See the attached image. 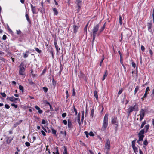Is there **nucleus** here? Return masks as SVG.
I'll return each instance as SVG.
<instances>
[{
	"label": "nucleus",
	"instance_id": "nucleus-1",
	"mask_svg": "<svg viewBox=\"0 0 154 154\" xmlns=\"http://www.w3.org/2000/svg\"><path fill=\"white\" fill-rule=\"evenodd\" d=\"M106 22L104 23L103 26L101 27L100 29L99 30V28L100 27V25L99 24H97L94 26L92 30V35L93 37L92 45L93 44V42L95 39L96 36L97 35L99 36L104 30L106 26Z\"/></svg>",
	"mask_w": 154,
	"mask_h": 154
},
{
	"label": "nucleus",
	"instance_id": "nucleus-2",
	"mask_svg": "<svg viewBox=\"0 0 154 154\" xmlns=\"http://www.w3.org/2000/svg\"><path fill=\"white\" fill-rule=\"evenodd\" d=\"M108 115L106 113L104 116L103 122L101 128V131H105L106 129L108 124Z\"/></svg>",
	"mask_w": 154,
	"mask_h": 154
},
{
	"label": "nucleus",
	"instance_id": "nucleus-3",
	"mask_svg": "<svg viewBox=\"0 0 154 154\" xmlns=\"http://www.w3.org/2000/svg\"><path fill=\"white\" fill-rule=\"evenodd\" d=\"M18 67L19 68V74L25 77L26 75L25 72L26 67V65L23 63L22 62L19 66Z\"/></svg>",
	"mask_w": 154,
	"mask_h": 154
},
{
	"label": "nucleus",
	"instance_id": "nucleus-4",
	"mask_svg": "<svg viewBox=\"0 0 154 154\" xmlns=\"http://www.w3.org/2000/svg\"><path fill=\"white\" fill-rule=\"evenodd\" d=\"M139 110L138 106L137 103H136L133 106H130L127 110V112L129 114L133 111H138Z\"/></svg>",
	"mask_w": 154,
	"mask_h": 154
},
{
	"label": "nucleus",
	"instance_id": "nucleus-5",
	"mask_svg": "<svg viewBox=\"0 0 154 154\" xmlns=\"http://www.w3.org/2000/svg\"><path fill=\"white\" fill-rule=\"evenodd\" d=\"M110 143L109 139L106 140V143L105 146L104 151L106 154H108L109 152L110 149Z\"/></svg>",
	"mask_w": 154,
	"mask_h": 154
},
{
	"label": "nucleus",
	"instance_id": "nucleus-6",
	"mask_svg": "<svg viewBox=\"0 0 154 154\" xmlns=\"http://www.w3.org/2000/svg\"><path fill=\"white\" fill-rule=\"evenodd\" d=\"M136 141V139H135L134 140L132 141L131 146L134 152L136 154L138 152V148L135 146Z\"/></svg>",
	"mask_w": 154,
	"mask_h": 154
},
{
	"label": "nucleus",
	"instance_id": "nucleus-7",
	"mask_svg": "<svg viewBox=\"0 0 154 154\" xmlns=\"http://www.w3.org/2000/svg\"><path fill=\"white\" fill-rule=\"evenodd\" d=\"M145 110L143 109H141L140 111V114L137 115V116H140V120L141 121L145 116Z\"/></svg>",
	"mask_w": 154,
	"mask_h": 154
},
{
	"label": "nucleus",
	"instance_id": "nucleus-8",
	"mask_svg": "<svg viewBox=\"0 0 154 154\" xmlns=\"http://www.w3.org/2000/svg\"><path fill=\"white\" fill-rule=\"evenodd\" d=\"M111 123L112 124H114L115 125V128L116 130L117 129V128L118 126V121L117 118L116 117H114L112 118L111 120Z\"/></svg>",
	"mask_w": 154,
	"mask_h": 154
},
{
	"label": "nucleus",
	"instance_id": "nucleus-9",
	"mask_svg": "<svg viewBox=\"0 0 154 154\" xmlns=\"http://www.w3.org/2000/svg\"><path fill=\"white\" fill-rule=\"evenodd\" d=\"M148 29L149 32H151L152 31V24L151 22H148L147 23Z\"/></svg>",
	"mask_w": 154,
	"mask_h": 154
},
{
	"label": "nucleus",
	"instance_id": "nucleus-10",
	"mask_svg": "<svg viewBox=\"0 0 154 154\" xmlns=\"http://www.w3.org/2000/svg\"><path fill=\"white\" fill-rule=\"evenodd\" d=\"M81 2L82 1L80 0H76L75 2L78 8V11H79V10L81 7Z\"/></svg>",
	"mask_w": 154,
	"mask_h": 154
},
{
	"label": "nucleus",
	"instance_id": "nucleus-11",
	"mask_svg": "<svg viewBox=\"0 0 154 154\" xmlns=\"http://www.w3.org/2000/svg\"><path fill=\"white\" fill-rule=\"evenodd\" d=\"M32 11L33 14H36V8L35 6H33V5L30 4Z\"/></svg>",
	"mask_w": 154,
	"mask_h": 154
},
{
	"label": "nucleus",
	"instance_id": "nucleus-12",
	"mask_svg": "<svg viewBox=\"0 0 154 154\" xmlns=\"http://www.w3.org/2000/svg\"><path fill=\"white\" fill-rule=\"evenodd\" d=\"M7 99H9L11 101L14 102H15L16 100H18V98H15L13 96L11 97H8Z\"/></svg>",
	"mask_w": 154,
	"mask_h": 154
},
{
	"label": "nucleus",
	"instance_id": "nucleus-13",
	"mask_svg": "<svg viewBox=\"0 0 154 154\" xmlns=\"http://www.w3.org/2000/svg\"><path fill=\"white\" fill-rule=\"evenodd\" d=\"M149 87H147L146 89L144 94L143 95V97L146 98L147 96V94L149 93Z\"/></svg>",
	"mask_w": 154,
	"mask_h": 154
},
{
	"label": "nucleus",
	"instance_id": "nucleus-14",
	"mask_svg": "<svg viewBox=\"0 0 154 154\" xmlns=\"http://www.w3.org/2000/svg\"><path fill=\"white\" fill-rule=\"evenodd\" d=\"M29 53V51H26L25 53H23V57L24 58H26L28 56V55Z\"/></svg>",
	"mask_w": 154,
	"mask_h": 154
},
{
	"label": "nucleus",
	"instance_id": "nucleus-15",
	"mask_svg": "<svg viewBox=\"0 0 154 154\" xmlns=\"http://www.w3.org/2000/svg\"><path fill=\"white\" fill-rule=\"evenodd\" d=\"M35 108L38 111V112L39 114H42L43 112V111L41 110L40 108L38 106H35Z\"/></svg>",
	"mask_w": 154,
	"mask_h": 154
},
{
	"label": "nucleus",
	"instance_id": "nucleus-16",
	"mask_svg": "<svg viewBox=\"0 0 154 154\" xmlns=\"http://www.w3.org/2000/svg\"><path fill=\"white\" fill-rule=\"evenodd\" d=\"M149 125L148 124H147L145 125L144 129H144V131H145V133H146L147 132L149 129Z\"/></svg>",
	"mask_w": 154,
	"mask_h": 154
},
{
	"label": "nucleus",
	"instance_id": "nucleus-17",
	"mask_svg": "<svg viewBox=\"0 0 154 154\" xmlns=\"http://www.w3.org/2000/svg\"><path fill=\"white\" fill-rule=\"evenodd\" d=\"M73 27V32L74 33H76L78 31V27L75 25H74Z\"/></svg>",
	"mask_w": 154,
	"mask_h": 154
},
{
	"label": "nucleus",
	"instance_id": "nucleus-18",
	"mask_svg": "<svg viewBox=\"0 0 154 154\" xmlns=\"http://www.w3.org/2000/svg\"><path fill=\"white\" fill-rule=\"evenodd\" d=\"M54 45L57 51V52L59 51V50H60V49L58 48V47L57 45V42L56 41H54Z\"/></svg>",
	"mask_w": 154,
	"mask_h": 154
},
{
	"label": "nucleus",
	"instance_id": "nucleus-19",
	"mask_svg": "<svg viewBox=\"0 0 154 154\" xmlns=\"http://www.w3.org/2000/svg\"><path fill=\"white\" fill-rule=\"evenodd\" d=\"M145 133V131H144V129H142L139 132V133L138 134V135H143V134L144 133Z\"/></svg>",
	"mask_w": 154,
	"mask_h": 154
},
{
	"label": "nucleus",
	"instance_id": "nucleus-20",
	"mask_svg": "<svg viewBox=\"0 0 154 154\" xmlns=\"http://www.w3.org/2000/svg\"><path fill=\"white\" fill-rule=\"evenodd\" d=\"M148 143L147 141V139L145 140L143 142V147L144 148L146 149V146L148 144Z\"/></svg>",
	"mask_w": 154,
	"mask_h": 154
},
{
	"label": "nucleus",
	"instance_id": "nucleus-21",
	"mask_svg": "<svg viewBox=\"0 0 154 154\" xmlns=\"http://www.w3.org/2000/svg\"><path fill=\"white\" fill-rule=\"evenodd\" d=\"M53 10L54 12V15H57L58 14L57 9L56 8H54L53 9Z\"/></svg>",
	"mask_w": 154,
	"mask_h": 154
},
{
	"label": "nucleus",
	"instance_id": "nucleus-22",
	"mask_svg": "<svg viewBox=\"0 0 154 154\" xmlns=\"http://www.w3.org/2000/svg\"><path fill=\"white\" fill-rule=\"evenodd\" d=\"M84 111H83L82 112V118L81 119V122L82 123L83 122V121L84 119Z\"/></svg>",
	"mask_w": 154,
	"mask_h": 154
},
{
	"label": "nucleus",
	"instance_id": "nucleus-23",
	"mask_svg": "<svg viewBox=\"0 0 154 154\" xmlns=\"http://www.w3.org/2000/svg\"><path fill=\"white\" fill-rule=\"evenodd\" d=\"M107 75V70H106L104 75L103 76V78L102 79V80L103 81L105 80V78L106 77Z\"/></svg>",
	"mask_w": 154,
	"mask_h": 154
},
{
	"label": "nucleus",
	"instance_id": "nucleus-24",
	"mask_svg": "<svg viewBox=\"0 0 154 154\" xmlns=\"http://www.w3.org/2000/svg\"><path fill=\"white\" fill-rule=\"evenodd\" d=\"M139 137V139L138 140H139V141H142L143 140L144 137V135H138Z\"/></svg>",
	"mask_w": 154,
	"mask_h": 154
},
{
	"label": "nucleus",
	"instance_id": "nucleus-25",
	"mask_svg": "<svg viewBox=\"0 0 154 154\" xmlns=\"http://www.w3.org/2000/svg\"><path fill=\"white\" fill-rule=\"evenodd\" d=\"M94 96L96 98L97 100L98 99V95H97V91H94Z\"/></svg>",
	"mask_w": 154,
	"mask_h": 154
},
{
	"label": "nucleus",
	"instance_id": "nucleus-26",
	"mask_svg": "<svg viewBox=\"0 0 154 154\" xmlns=\"http://www.w3.org/2000/svg\"><path fill=\"white\" fill-rule=\"evenodd\" d=\"M72 124L71 122L69 120H68V126L69 128H71L72 126Z\"/></svg>",
	"mask_w": 154,
	"mask_h": 154
},
{
	"label": "nucleus",
	"instance_id": "nucleus-27",
	"mask_svg": "<svg viewBox=\"0 0 154 154\" xmlns=\"http://www.w3.org/2000/svg\"><path fill=\"white\" fill-rule=\"evenodd\" d=\"M25 16L26 17L27 21L29 23H30L31 21L28 15L27 14H26L25 15Z\"/></svg>",
	"mask_w": 154,
	"mask_h": 154
},
{
	"label": "nucleus",
	"instance_id": "nucleus-28",
	"mask_svg": "<svg viewBox=\"0 0 154 154\" xmlns=\"http://www.w3.org/2000/svg\"><path fill=\"white\" fill-rule=\"evenodd\" d=\"M139 89V87L138 86H137L136 87L135 90H134V95L137 93V92L138 91Z\"/></svg>",
	"mask_w": 154,
	"mask_h": 154
},
{
	"label": "nucleus",
	"instance_id": "nucleus-29",
	"mask_svg": "<svg viewBox=\"0 0 154 154\" xmlns=\"http://www.w3.org/2000/svg\"><path fill=\"white\" fill-rule=\"evenodd\" d=\"M51 131L52 134L55 135L56 136H57L56 130L53 128H52L51 129Z\"/></svg>",
	"mask_w": 154,
	"mask_h": 154
},
{
	"label": "nucleus",
	"instance_id": "nucleus-30",
	"mask_svg": "<svg viewBox=\"0 0 154 154\" xmlns=\"http://www.w3.org/2000/svg\"><path fill=\"white\" fill-rule=\"evenodd\" d=\"M146 121H144L141 124V126H140V128H143V127H144V125L146 124Z\"/></svg>",
	"mask_w": 154,
	"mask_h": 154
},
{
	"label": "nucleus",
	"instance_id": "nucleus-31",
	"mask_svg": "<svg viewBox=\"0 0 154 154\" xmlns=\"http://www.w3.org/2000/svg\"><path fill=\"white\" fill-rule=\"evenodd\" d=\"M78 122L79 125H80L81 122L80 121V114L79 113L78 114Z\"/></svg>",
	"mask_w": 154,
	"mask_h": 154
},
{
	"label": "nucleus",
	"instance_id": "nucleus-32",
	"mask_svg": "<svg viewBox=\"0 0 154 154\" xmlns=\"http://www.w3.org/2000/svg\"><path fill=\"white\" fill-rule=\"evenodd\" d=\"M19 89L21 91L22 93H23L24 91L23 87L22 86L20 85L19 86Z\"/></svg>",
	"mask_w": 154,
	"mask_h": 154
},
{
	"label": "nucleus",
	"instance_id": "nucleus-33",
	"mask_svg": "<svg viewBox=\"0 0 154 154\" xmlns=\"http://www.w3.org/2000/svg\"><path fill=\"white\" fill-rule=\"evenodd\" d=\"M126 33H127V37H129L131 36L130 35H129V33L131 32V31L129 30L126 31H125Z\"/></svg>",
	"mask_w": 154,
	"mask_h": 154
},
{
	"label": "nucleus",
	"instance_id": "nucleus-34",
	"mask_svg": "<svg viewBox=\"0 0 154 154\" xmlns=\"http://www.w3.org/2000/svg\"><path fill=\"white\" fill-rule=\"evenodd\" d=\"M28 82L29 83V84L31 85H32L33 84H34V83H33L32 80L31 79H28Z\"/></svg>",
	"mask_w": 154,
	"mask_h": 154
},
{
	"label": "nucleus",
	"instance_id": "nucleus-35",
	"mask_svg": "<svg viewBox=\"0 0 154 154\" xmlns=\"http://www.w3.org/2000/svg\"><path fill=\"white\" fill-rule=\"evenodd\" d=\"M94 109H91V115L92 116V117L93 118L94 116Z\"/></svg>",
	"mask_w": 154,
	"mask_h": 154
},
{
	"label": "nucleus",
	"instance_id": "nucleus-36",
	"mask_svg": "<svg viewBox=\"0 0 154 154\" xmlns=\"http://www.w3.org/2000/svg\"><path fill=\"white\" fill-rule=\"evenodd\" d=\"M122 17L120 15L119 16V23L120 25H121L122 24Z\"/></svg>",
	"mask_w": 154,
	"mask_h": 154
},
{
	"label": "nucleus",
	"instance_id": "nucleus-37",
	"mask_svg": "<svg viewBox=\"0 0 154 154\" xmlns=\"http://www.w3.org/2000/svg\"><path fill=\"white\" fill-rule=\"evenodd\" d=\"M43 103H44V104H47V105H50L49 103V102H48V101H47V100H44Z\"/></svg>",
	"mask_w": 154,
	"mask_h": 154
},
{
	"label": "nucleus",
	"instance_id": "nucleus-38",
	"mask_svg": "<svg viewBox=\"0 0 154 154\" xmlns=\"http://www.w3.org/2000/svg\"><path fill=\"white\" fill-rule=\"evenodd\" d=\"M1 95L4 97H6V95L3 92V93H0Z\"/></svg>",
	"mask_w": 154,
	"mask_h": 154
},
{
	"label": "nucleus",
	"instance_id": "nucleus-39",
	"mask_svg": "<svg viewBox=\"0 0 154 154\" xmlns=\"http://www.w3.org/2000/svg\"><path fill=\"white\" fill-rule=\"evenodd\" d=\"M104 57L103 56V57L102 58L101 61H100V66H102V63L103 62V60H104Z\"/></svg>",
	"mask_w": 154,
	"mask_h": 154
},
{
	"label": "nucleus",
	"instance_id": "nucleus-40",
	"mask_svg": "<svg viewBox=\"0 0 154 154\" xmlns=\"http://www.w3.org/2000/svg\"><path fill=\"white\" fill-rule=\"evenodd\" d=\"M43 89L45 93L47 92L48 90V88L45 87H43Z\"/></svg>",
	"mask_w": 154,
	"mask_h": 154
},
{
	"label": "nucleus",
	"instance_id": "nucleus-41",
	"mask_svg": "<svg viewBox=\"0 0 154 154\" xmlns=\"http://www.w3.org/2000/svg\"><path fill=\"white\" fill-rule=\"evenodd\" d=\"M35 51L38 53H40L41 52V51L39 50L38 48H35Z\"/></svg>",
	"mask_w": 154,
	"mask_h": 154
},
{
	"label": "nucleus",
	"instance_id": "nucleus-42",
	"mask_svg": "<svg viewBox=\"0 0 154 154\" xmlns=\"http://www.w3.org/2000/svg\"><path fill=\"white\" fill-rule=\"evenodd\" d=\"M64 152H63V154H68L66 148L65 147V146H64Z\"/></svg>",
	"mask_w": 154,
	"mask_h": 154
},
{
	"label": "nucleus",
	"instance_id": "nucleus-43",
	"mask_svg": "<svg viewBox=\"0 0 154 154\" xmlns=\"http://www.w3.org/2000/svg\"><path fill=\"white\" fill-rule=\"evenodd\" d=\"M123 91V90L122 88H121V89H120L118 93V95L119 96L120 94H121L122 93V92Z\"/></svg>",
	"mask_w": 154,
	"mask_h": 154
},
{
	"label": "nucleus",
	"instance_id": "nucleus-44",
	"mask_svg": "<svg viewBox=\"0 0 154 154\" xmlns=\"http://www.w3.org/2000/svg\"><path fill=\"white\" fill-rule=\"evenodd\" d=\"M25 144L26 146L28 147L30 146V143L28 142H25Z\"/></svg>",
	"mask_w": 154,
	"mask_h": 154
},
{
	"label": "nucleus",
	"instance_id": "nucleus-45",
	"mask_svg": "<svg viewBox=\"0 0 154 154\" xmlns=\"http://www.w3.org/2000/svg\"><path fill=\"white\" fill-rule=\"evenodd\" d=\"M16 32H17V33L18 35H20V34H21V31L20 30H17Z\"/></svg>",
	"mask_w": 154,
	"mask_h": 154
},
{
	"label": "nucleus",
	"instance_id": "nucleus-46",
	"mask_svg": "<svg viewBox=\"0 0 154 154\" xmlns=\"http://www.w3.org/2000/svg\"><path fill=\"white\" fill-rule=\"evenodd\" d=\"M132 66L134 68H135L136 67V64L134 62H132L131 63Z\"/></svg>",
	"mask_w": 154,
	"mask_h": 154
},
{
	"label": "nucleus",
	"instance_id": "nucleus-47",
	"mask_svg": "<svg viewBox=\"0 0 154 154\" xmlns=\"http://www.w3.org/2000/svg\"><path fill=\"white\" fill-rule=\"evenodd\" d=\"M11 105L12 106H14L15 108H17L18 107V106L17 105H15L14 103H12Z\"/></svg>",
	"mask_w": 154,
	"mask_h": 154
},
{
	"label": "nucleus",
	"instance_id": "nucleus-48",
	"mask_svg": "<svg viewBox=\"0 0 154 154\" xmlns=\"http://www.w3.org/2000/svg\"><path fill=\"white\" fill-rule=\"evenodd\" d=\"M74 110L75 112V114L77 115V112L76 109L75 108V106H74Z\"/></svg>",
	"mask_w": 154,
	"mask_h": 154
},
{
	"label": "nucleus",
	"instance_id": "nucleus-49",
	"mask_svg": "<svg viewBox=\"0 0 154 154\" xmlns=\"http://www.w3.org/2000/svg\"><path fill=\"white\" fill-rule=\"evenodd\" d=\"M89 135L91 136H94V134L92 132H90L89 133Z\"/></svg>",
	"mask_w": 154,
	"mask_h": 154
},
{
	"label": "nucleus",
	"instance_id": "nucleus-50",
	"mask_svg": "<svg viewBox=\"0 0 154 154\" xmlns=\"http://www.w3.org/2000/svg\"><path fill=\"white\" fill-rule=\"evenodd\" d=\"M7 38V36L5 35H3L2 37V39L3 40H5Z\"/></svg>",
	"mask_w": 154,
	"mask_h": 154
},
{
	"label": "nucleus",
	"instance_id": "nucleus-51",
	"mask_svg": "<svg viewBox=\"0 0 154 154\" xmlns=\"http://www.w3.org/2000/svg\"><path fill=\"white\" fill-rule=\"evenodd\" d=\"M141 50L142 51H144V50H145V47L143 46L142 45L141 46Z\"/></svg>",
	"mask_w": 154,
	"mask_h": 154
},
{
	"label": "nucleus",
	"instance_id": "nucleus-52",
	"mask_svg": "<svg viewBox=\"0 0 154 154\" xmlns=\"http://www.w3.org/2000/svg\"><path fill=\"white\" fill-rule=\"evenodd\" d=\"M22 122V120H20L17 122V125L20 124V123H21Z\"/></svg>",
	"mask_w": 154,
	"mask_h": 154
},
{
	"label": "nucleus",
	"instance_id": "nucleus-53",
	"mask_svg": "<svg viewBox=\"0 0 154 154\" xmlns=\"http://www.w3.org/2000/svg\"><path fill=\"white\" fill-rule=\"evenodd\" d=\"M66 116V113H64L62 114V116L64 118Z\"/></svg>",
	"mask_w": 154,
	"mask_h": 154
},
{
	"label": "nucleus",
	"instance_id": "nucleus-54",
	"mask_svg": "<svg viewBox=\"0 0 154 154\" xmlns=\"http://www.w3.org/2000/svg\"><path fill=\"white\" fill-rule=\"evenodd\" d=\"M5 107L7 109H8L10 108L8 104H5Z\"/></svg>",
	"mask_w": 154,
	"mask_h": 154
},
{
	"label": "nucleus",
	"instance_id": "nucleus-55",
	"mask_svg": "<svg viewBox=\"0 0 154 154\" xmlns=\"http://www.w3.org/2000/svg\"><path fill=\"white\" fill-rule=\"evenodd\" d=\"M149 53H150V54L151 55V56H152V54H153V52H152V50L150 49L149 50Z\"/></svg>",
	"mask_w": 154,
	"mask_h": 154
},
{
	"label": "nucleus",
	"instance_id": "nucleus-56",
	"mask_svg": "<svg viewBox=\"0 0 154 154\" xmlns=\"http://www.w3.org/2000/svg\"><path fill=\"white\" fill-rule=\"evenodd\" d=\"M141 141H139V140H138L137 142L138 144H139V145H142V142H140Z\"/></svg>",
	"mask_w": 154,
	"mask_h": 154
},
{
	"label": "nucleus",
	"instance_id": "nucleus-57",
	"mask_svg": "<svg viewBox=\"0 0 154 154\" xmlns=\"http://www.w3.org/2000/svg\"><path fill=\"white\" fill-rule=\"evenodd\" d=\"M63 123L65 125H66L67 124V121L66 120H64L63 121Z\"/></svg>",
	"mask_w": 154,
	"mask_h": 154
},
{
	"label": "nucleus",
	"instance_id": "nucleus-58",
	"mask_svg": "<svg viewBox=\"0 0 154 154\" xmlns=\"http://www.w3.org/2000/svg\"><path fill=\"white\" fill-rule=\"evenodd\" d=\"M41 132L43 136H45L46 135L45 133L42 130L41 131Z\"/></svg>",
	"mask_w": 154,
	"mask_h": 154
},
{
	"label": "nucleus",
	"instance_id": "nucleus-59",
	"mask_svg": "<svg viewBox=\"0 0 154 154\" xmlns=\"http://www.w3.org/2000/svg\"><path fill=\"white\" fill-rule=\"evenodd\" d=\"M72 95L73 96H75V90L74 89H73Z\"/></svg>",
	"mask_w": 154,
	"mask_h": 154
},
{
	"label": "nucleus",
	"instance_id": "nucleus-60",
	"mask_svg": "<svg viewBox=\"0 0 154 154\" xmlns=\"http://www.w3.org/2000/svg\"><path fill=\"white\" fill-rule=\"evenodd\" d=\"M56 152L55 153L56 154H59L58 152V147H57L56 148Z\"/></svg>",
	"mask_w": 154,
	"mask_h": 154
},
{
	"label": "nucleus",
	"instance_id": "nucleus-61",
	"mask_svg": "<svg viewBox=\"0 0 154 154\" xmlns=\"http://www.w3.org/2000/svg\"><path fill=\"white\" fill-rule=\"evenodd\" d=\"M45 121L44 119H42V124H45Z\"/></svg>",
	"mask_w": 154,
	"mask_h": 154
},
{
	"label": "nucleus",
	"instance_id": "nucleus-62",
	"mask_svg": "<svg viewBox=\"0 0 154 154\" xmlns=\"http://www.w3.org/2000/svg\"><path fill=\"white\" fill-rule=\"evenodd\" d=\"M84 133L85 134H86L87 137L88 138V134H89L88 133L87 131H85V132Z\"/></svg>",
	"mask_w": 154,
	"mask_h": 154
},
{
	"label": "nucleus",
	"instance_id": "nucleus-63",
	"mask_svg": "<svg viewBox=\"0 0 154 154\" xmlns=\"http://www.w3.org/2000/svg\"><path fill=\"white\" fill-rule=\"evenodd\" d=\"M88 24H87L86 26H85V27L84 28V30L86 31L87 32V28L88 26Z\"/></svg>",
	"mask_w": 154,
	"mask_h": 154
},
{
	"label": "nucleus",
	"instance_id": "nucleus-64",
	"mask_svg": "<svg viewBox=\"0 0 154 154\" xmlns=\"http://www.w3.org/2000/svg\"><path fill=\"white\" fill-rule=\"evenodd\" d=\"M152 17H153V22L154 23V8L153 9V11Z\"/></svg>",
	"mask_w": 154,
	"mask_h": 154
}]
</instances>
